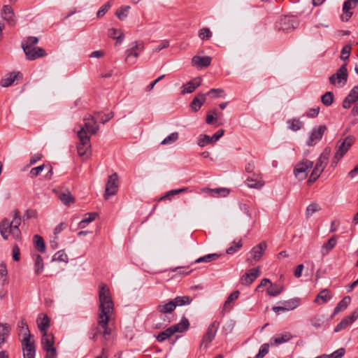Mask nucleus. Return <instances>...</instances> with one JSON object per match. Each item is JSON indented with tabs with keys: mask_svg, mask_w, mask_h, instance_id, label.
<instances>
[{
	"mask_svg": "<svg viewBox=\"0 0 358 358\" xmlns=\"http://www.w3.org/2000/svg\"><path fill=\"white\" fill-rule=\"evenodd\" d=\"M99 325L104 329L103 337L106 339L107 336L110 334V329L108 327V322L110 314L113 310V302L110 296V290L105 284L99 286Z\"/></svg>",
	"mask_w": 358,
	"mask_h": 358,
	"instance_id": "f257e3e1",
	"label": "nucleus"
},
{
	"mask_svg": "<svg viewBox=\"0 0 358 358\" xmlns=\"http://www.w3.org/2000/svg\"><path fill=\"white\" fill-rule=\"evenodd\" d=\"M189 327V322L188 320L185 317H183L179 323L173 324L166 330L160 332L156 336V338L157 341L162 343L166 339L171 338L176 333H183L186 331Z\"/></svg>",
	"mask_w": 358,
	"mask_h": 358,
	"instance_id": "f03ea898",
	"label": "nucleus"
},
{
	"mask_svg": "<svg viewBox=\"0 0 358 358\" xmlns=\"http://www.w3.org/2000/svg\"><path fill=\"white\" fill-rule=\"evenodd\" d=\"M331 150L326 148L317 159L315 165L308 179L309 182H315L327 166L330 156Z\"/></svg>",
	"mask_w": 358,
	"mask_h": 358,
	"instance_id": "7ed1b4c3",
	"label": "nucleus"
},
{
	"mask_svg": "<svg viewBox=\"0 0 358 358\" xmlns=\"http://www.w3.org/2000/svg\"><path fill=\"white\" fill-rule=\"evenodd\" d=\"M79 142L77 145V151L80 157L87 156L91 152L90 136L83 129H80L77 132Z\"/></svg>",
	"mask_w": 358,
	"mask_h": 358,
	"instance_id": "20e7f679",
	"label": "nucleus"
},
{
	"mask_svg": "<svg viewBox=\"0 0 358 358\" xmlns=\"http://www.w3.org/2000/svg\"><path fill=\"white\" fill-rule=\"evenodd\" d=\"M144 50V43L142 41H134L130 44V48L126 50L125 62L132 65L136 62L140 53Z\"/></svg>",
	"mask_w": 358,
	"mask_h": 358,
	"instance_id": "39448f33",
	"label": "nucleus"
},
{
	"mask_svg": "<svg viewBox=\"0 0 358 358\" xmlns=\"http://www.w3.org/2000/svg\"><path fill=\"white\" fill-rule=\"evenodd\" d=\"M313 166V162L306 158H303L299 162L294 169V174L295 177L300 180H304L308 176V173Z\"/></svg>",
	"mask_w": 358,
	"mask_h": 358,
	"instance_id": "423d86ee",
	"label": "nucleus"
},
{
	"mask_svg": "<svg viewBox=\"0 0 358 358\" xmlns=\"http://www.w3.org/2000/svg\"><path fill=\"white\" fill-rule=\"evenodd\" d=\"M84 125L80 126V129H83L90 136L95 135L99 130V125L96 119L92 115H87L83 118Z\"/></svg>",
	"mask_w": 358,
	"mask_h": 358,
	"instance_id": "0eeeda50",
	"label": "nucleus"
},
{
	"mask_svg": "<svg viewBox=\"0 0 358 358\" xmlns=\"http://www.w3.org/2000/svg\"><path fill=\"white\" fill-rule=\"evenodd\" d=\"M117 180L118 176L116 173H113L108 177L104 194L105 199H108L110 196L117 193L118 189Z\"/></svg>",
	"mask_w": 358,
	"mask_h": 358,
	"instance_id": "6e6552de",
	"label": "nucleus"
},
{
	"mask_svg": "<svg viewBox=\"0 0 358 358\" xmlns=\"http://www.w3.org/2000/svg\"><path fill=\"white\" fill-rule=\"evenodd\" d=\"M299 24V20L296 17L284 16L279 21L278 29L288 32L295 29Z\"/></svg>",
	"mask_w": 358,
	"mask_h": 358,
	"instance_id": "1a4fd4ad",
	"label": "nucleus"
},
{
	"mask_svg": "<svg viewBox=\"0 0 358 358\" xmlns=\"http://www.w3.org/2000/svg\"><path fill=\"white\" fill-rule=\"evenodd\" d=\"M220 326V323L217 321L213 322L208 327L206 332L203 336L201 347L205 345V348L208 347V345L215 338L217 331Z\"/></svg>",
	"mask_w": 358,
	"mask_h": 358,
	"instance_id": "9d476101",
	"label": "nucleus"
},
{
	"mask_svg": "<svg viewBox=\"0 0 358 358\" xmlns=\"http://www.w3.org/2000/svg\"><path fill=\"white\" fill-rule=\"evenodd\" d=\"M326 130L327 127L324 125H320L317 127H314L312 129L310 136L306 143L307 145L308 146H313L315 145L317 142L321 140Z\"/></svg>",
	"mask_w": 358,
	"mask_h": 358,
	"instance_id": "9b49d317",
	"label": "nucleus"
},
{
	"mask_svg": "<svg viewBox=\"0 0 358 358\" xmlns=\"http://www.w3.org/2000/svg\"><path fill=\"white\" fill-rule=\"evenodd\" d=\"M266 248L267 245L266 242H262L257 245L255 246L250 251L251 257H248L247 261L250 264H252L253 262L259 261L264 254V252L266 250Z\"/></svg>",
	"mask_w": 358,
	"mask_h": 358,
	"instance_id": "f8f14e48",
	"label": "nucleus"
},
{
	"mask_svg": "<svg viewBox=\"0 0 358 358\" xmlns=\"http://www.w3.org/2000/svg\"><path fill=\"white\" fill-rule=\"evenodd\" d=\"M24 358H35V343L32 338L22 340Z\"/></svg>",
	"mask_w": 358,
	"mask_h": 358,
	"instance_id": "ddd939ff",
	"label": "nucleus"
},
{
	"mask_svg": "<svg viewBox=\"0 0 358 358\" xmlns=\"http://www.w3.org/2000/svg\"><path fill=\"white\" fill-rule=\"evenodd\" d=\"M348 79V70L346 68V64L342 65L336 71V73L332 75L329 78V82L332 85H336V83H340L342 80L345 83Z\"/></svg>",
	"mask_w": 358,
	"mask_h": 358,
	"instance_id": "4468645a",
	"label": "nucleus"
},
{
	"mask_svg": "<svg viewBox=\"0 0 358 358\" xmlns=\"http://www.w3.org/2000/svg\"><path fill=\"white\" fill-rule=\"evenodd\" d=\"M260 275L259 267L250 269L241 278L242 285H249Z\"/></svg>",
	"mask_w": 358,
	"mask_h": 358,
	"instance_id": "2eb2a0df",
	"label": "nucleus"
},
{
	"mask_svg": "<svg viewBox=\"0 0 358 358\" xmlns=\"http://www.w3.org/2000/svg\"><path fill=\"white\" fill-rule=\"evenodd\" d=\"M353 143L354 139L352 137H347L342 141H339L335 154H336L338 157H343L352 146Z\"/></svg>",
	"mask_w": 358,
	"mask_h": 358,
	"instance_id": "dca6fc26",
	"label": "nucleus"
},
{
	"mask_svg": "<svg viewBox=\"0 0 358 358\" xmlns=\"http://www.w3.org/2000/svg\"><path fill=\"white\" fill-rule=\"evenodd\" d=\"M21 223V217L20 215V212L18 210H15L14 213V217L13 221L10 222L11 229H12V235L14 238L16 240L20 239L21 232L19 229V226Z\"/></svg>",
	"mask_w": 358,
	"mask_h": 358,
	"instance_id": "f3484780",
	"label": "nucleus"
},
{
	"mask_svg": "<svg viewBox=\"0 0 358 358\" xmlns=\"http://www.w3.org/2000/svg\"><path fill=\"white\" fill-rule=\"evenodd\" d=\"M27 51L24 52L26 58L28 60H35L39 57H43L46 56L45 50L40 47L38 48H32L30 49H26Z\"/></svg>",
	"mask_w": 358,
	"mask_h": 358,
	"instance_id": "a211bd4d",
	"label": "nucleus"
},
{
	"mask_svg": "<svg viewBox=\"0 0 358 358\" xmlns=\"http://www.w3.org/2000/svg\"><path fill=\"white\" fill-rule=\"evenodd\" d=\"M211 57L209 56H197L195 55L192 59V64L197 68H206L210 65Z\"/></svg>",
	"mask_w": 358,
	"mask_h": 358,
	"instance_id": "6ab92c4d",
	"label": "nucleus"
},
{
	"mask_svg": "<svg viewBox=\"0 0 358 358\" xmlns=\"http://www.w3.org/2000/svg\"><path fill=\"white\" fill-rule=\"evenodd\" d=\"M292 338V335L289 332H284L272 337L270 340L271 345H278L282 343L288 342Z\"/></svg>",
	"mask_w": 358,
	"mask_h": 358,
	"instance_id": "aec40b11",
	"label": "nucleus"
},
{
	"mask_svg": "<svg viewBox=\"0 0 358 358\" xmlns=\"http://www.w3.org/2000/svg\"><path fill=\"white\" fill-rule=\"evenodd\" d=\"M201 84V78H195L182 86V94L192 93Z\"/></svg>",
	"mask_w": 358,
	"mask_h": 358,
	"instance_id": "412c9836",
	"label": "nucleus"
},
{
	"mask_svg": "<svg viewBox=\"0 0 358 358\" xmlns=\"http://www.w3.org/2000/svg\"><path fill=\"white\" fill-rule=\"evenodd\" d=\"M18 77L22 78V74L20 72H12L7 74L5 77L1 78L0 85L3 87L10 86Z\"/></svg>",
	"mask_w": 358,
	"mask_h": 358,
	"instance_id": "4be33fe9",
	"label": "nucleus"
},
{
	"mask_svg": "<svg viewBox=\"0 0 358 358\" xmlns=\"http://www.w3.org/2000/svg\"><path fill=\"white\" fill-rule=\"evenodd\" d=\"M38 328L40 331L46 332L50 327V320L46 314H42L36 320Z\"/></svg>",
	"mask_w": 358,
	"mask_h": 358,
	"instance_id": "5701e85b",
	"label": "nucleus"
},
{
	"mask_svg": "<svg viewBox=\"0 0 358 358\" xmlns=\"http://www.w3.org/2000/svg\"><path fill=\"white\" fill-rule=\"evenodd\" d=\"M19 334L23 336L22 340L32 338V336L30 334L28 324L24 319H21L18 323Z\"/></svg>",
	"mask_w": 358,
	"mask_h": 358,
	"instance_id": "b1692460",
	"label": "nucleus"
},
{
	"mask_svg": "<svg viewBox=\"0 0 358 358\" xmlns=\"http://www.w3.org/2000/svg\"><path fill=\"white\" fill-rule=\"evenodd\" d=\"M206 94L200 93L193 99L190 104V107L193 111L196 112L201 108L206 101Z\"/></svg>",
	"mask_w": 358,
	"mask_h": 358,
	"instance_id": "393cba45",
	"label": "nucleus"
},
{
	"mask_svg": "<svg viewBox=\"0 0 358 358\" xmlns=\"http://www.w3.org/2000/svg\"><path fill=\"white\" fill-rule=\"evenodd\" d=\"M10 224H10V221L7 219H4L0 223V233L5 240L8 238L9 234L12 235Z\"/></svg>",
	"mask_w": 358,
	"mask_h": 358,
	"instance_id": "a878e982",
	"label": "nucleus"
},
{
	"mask_svg": "<svg viewBox=\"0 0 358 358\" xmlns=\"http://www.w3.org/2000/svg\"><path fill=\"white\" fill-rule=\"evenodd\" d=\"M239 291L236 290L233 292L227 299L225 301L223 308H222V313L229 312L232 308L231 303L236 300L238 298L239 296Z\"/></svg>",
	"mask_w": 358,
	"mask_h": 358,
	"instance_id": "bb28decb",
	"label": "nucleus"
},
{
	"mask_svg": "<svg viewBox=\"0 0 358 358\" xmlns=\"http://www.w3.org/2000/svg\"><path fill=\"white\" fill-rule=\"evenodd\" d=\"M2 17L9 24H15L14 13L10 6L6 5L3 7Z\"/></svg>",
	"mask_w": 358,
	"mask_h": 358,
	"instance_id": "cd10ccee",
	"label": "nucleus"
},
{
	"mask_svg": "<svg viewBox=\"0 0 358 358\" xmlns=\"http://www.w3.org/2000/svg\"><path fill=\"white\" fill-rule=\"evenodd\" d=\"M41 344L43 349L54 348V336L52 334L42 332Z\"/></svg>",
	"mask_w": 358,
	"mask_h": 358,
	"instance_id": "c85d7f7f",
	"label": "nucleus"
},
{
	"mask_svg": "<svg viewBox=\"0 0 358 358\" xmlns=\"http://www.w3.org/2000/svg\"><path fill=\"white\" fill-rule=\"evenodd\" d=\"M176 308V305L174 304L173 300H171L166 303L159 304L157 306V310L162 314H167L171 313Z\"/></svg>",
	"mask_w": 358,
	"mask_h": 358,
	"instance_id": "c756f323",
	"label": "nucleus"
},
{
	"mask_svg": "<svg viewBox=\"0 0 358 358\" xmlns=\"http://www.w3.org/2000/svg\"><path fill=\"white\" fill-rule=\"evenodd\" d=\"M10 333V327L8 324L0 323V348Z\"/></svg>",
	"mask_w": 358,
	"mask_h": 358,
	"instance_id": "7c9ffc66",
	"label": "nucleus"
},
{
	"mask_svg": "<svg viewBox=\"0 0 358 358\" xmlns=\"http://www.w3.org/2000/svg\"><path fill=\"white\" fill-rule=\"evenodd\" d=\"M38 43V38L35 36H28L24 38L22 41V48L24 52L27 51L26 49L34 48V46Z\"/></svg>",
	"mask_w": 358,
	"mask_h": 358,
	"instance_id": "2f4dec72",
	"label": "nucleus"
},
{
	"mask_svg": "<svg viewBox=\"0 0 358 358\" xmlns=\"http://www.w3.org/2000/svg\"><path fill=\"white\" fill-rule=\"evenodd\" d=\"M202 192H208L212 196L218 197L220 196H226L229 194V192L226 188H215V189H210V188H203L202 189Z\"/></svg>",
	"mask_w": 358,
	"mask_h": 358,
	"instance_id": "473e14b6",
	"label": "nucleus"
},
{
	"mask_svg": "<svg viewBox=\"0 0 358 358\" xmlns=\"http://www.w3.org/2000/svg\"><path fill=\"white\" fill-rule=\"evenodd\" d=\"M61 201L66 206H70L75 202V199L69 190L61 192L59 194Z\"/></svg>",
	"mask_w": 358,
	"mask_h": 358,
	"instance_id": "72a5a7b5",
	"label": "nucleus"
},
{
	"mask_svg": "<svg viewBox=\"0 0 358 358\" xmlns=\"http://www.w3.org/2000/svg\"><path fill=\"white\" fill-rule=\"evenodd\" d=\"M350 297L347 296H345L341 301H340L334 310L333 315H335L339 312L345 310L350 303Z\"/></svg>",
	"mask_w": 358,
	"mask_h": 358,
	"instance_id": "f704fd0d",
	"label": "nucleus"
},
{
	"mask_svg": "<svg viewBox=\"0 0 358 358\" xmlns=\"http://www.w3.org/2000/svg\"><path fill=\"white\" fill-rule=\"evenodd\" d=\"M337 239L333 236L330 238L327 243H324L322 247V255L328 254L336 245Z\"/></svg>",
	"mask_w": 358,
	"mask_h": 358,
	"instance_id": "c9c22d12",
	"label": "nucleus"
},
{
	"mask_svg": "<svg viewBox=\"0 0 358 358\" xmlns=\"http://www.w3.org/2000/svg\"><path fill=\"white\" fill-rule=\"evenodd\" d=\"M352 8V3L349 0L344 2L343 6V12L344 14L341 16V20L343 21L347 22L351 17L352 13L350 12V10Z\"/></svg>",
	"mask_w": 358,
	"mask_h": 358,
	"instance_id": "e433bc0d",
	"label": "nucleus"
},
{
	"mask_svg": "<svg viewBox=\"0 0 358 358\" xmlns=\"http://www.w3.org/2000/svg\"><path fill=\"white\" fill-rule=\"evenodd\" d=\"M188 191H189L188 187H183V188L177 189H171V190L167 192L164 196H161L158 199V201H161L164 199L171 200L172 196L179 194L180 193L187 192Z\"/></svg>",
	"mask_w": 358,
	"mask_h": 358,
	"instance_id": "4c0bfd02",
	"label": "nucleus"
},
{
	"mask_svg": "<svg viewBox=\"0 0 358 358\" xmlns=\"http://www.w3.org/2000/svg\"><path fill=\"white\" fill-rule=\"evenodd\" d=\"M245 184L250 188L261 189L265 185V182L261 178H248L245 180Z\"/></svg>",
	"mask_w": 358,
	"mask_h": 358,
	"instance_id": "58836bf2",
	"label": "nucleus"
},
{
	"mask_svg": "<svg viewBox=\"0 0 358 358\" xmlns=\"http://www.w3.org/2000/svg\"><path fill=\"white\" fill-rule=\"evenodd\" d=\"M172 300L176 305V308L177 306L189 305L192 301V299L188 296H178Z\"/></svg>",
	"mask_w": 358,
	"mask_h": 358,
	"instance_id": "ea45409f",
	"label": "nucleus"
},
{
	"mask_svg": "<svg viewBox=\"0 0 358 358\" xmlns=\"http://www.w3.org/2000/svg\"><path fill=\"white\" fill-rule=\"evenodd\" d=\"M44 268L43 258L40 255H36L34 257V271L36 275L42 273Z\"/></svg>",
	"mask_w": 358,
	"mask_h": 358,
	"instance_id": "a19ab883",
	"label": "nucleus"
},
{
	"mask_svg": "<svg viewBox=\"0 0 358 358\" xmlns=\"http://www.w3.org/2000/svg\"><path fill=\"white\" fill-rule=\"evenodd\" d=\"M353 323L352 320L349 317V316H347L344 317L335 327L334 332H339L345 329H346L348 327H349L350 324Z\"/></svg>",
	"mask_w": 358,
	"mask_h": 358,
	"instance_id": "79ce46f5",
	"label": "nucleus"
},
{
	"mask_svg": "<svg viewBox=\"0 0 358 358\" xmlns=\"http://www.w3.org/2000/svg\"><path fill=\"white\" fill-rule=\"evenodd\" d=\"M300 302V299L294 298L282 302V304L285 305L287 311H289L296 308L299 306Z\"/></svg>",
	"mask_w": 358,
	"mask_h": 358,
	"instance_id": "37998d69",
	"label": "nucleus"
},
{
	"mask_svg": "<svg viewBox=\"0 0 358 358\" xmlns=\"http://www.w3.org/2000/svg\"><path fill=\"white\" fill-rule=\"evenodd\" d=\"M85 216L86 217L83 220H81L78 224V227L80 229L85 228L90 222L94 221L96 217L97 216V213H90L86 214Z\"/></svg>",
	"mask_w": 358,
	"mask_h": 358,
	"instance_id": "c03bdc74",
	"label": "nucleus"
},
{
	"mask_svg": "<svg viewBox=\"0 0 358 358\" xmlns=\"http://www.w3.org/2000/svg\"><path fill=\"white\" fill-rule=\"evenodd\" d=\"M34 242L36 249L40 252L45 251V245L43 238L39 235H34Z\"/></svg>",
	"mask_w": 358,
	"mask_h": 358,
	"instance_id": "a18cd8bd",
	"label": "nucleus"
},
{
	"mask_svg": "<svg viewBox=\"0 0 358 358\" xmlns=\"http://www.w3.org/2000/svg\"><path fill=\"white\" fill-rule=\"evenodd\" d=\"M288 128L294 131L299 130L302 126L303 122L297 118H293L287 121Z\"/></svg>",
	"mask_w": 358,
	"mask_h": 358,
	"instance_id": "49530a36",
	"label": "nucleus"
},
{
	"mask_svg": "<svg viewBox=\"0 0 358 358\" xmlns=\"http://www.w3.org/2000/svg\"><path fill=\"white\" fill-rule=\"evenodd\" d=\"M108 35L109 37L116 39L117 41L121 42L123 39V33L120 29L111 28L108 29Z\"/></svg>",
	"mask_w": 358,
	"mask_h": 358,
	"instance_id": "de8ad7c7",
	"label": "nucleus"
},
{
	"mask_svg": "<svg viewBox=\"0 0 358 358\" xmlns=\"http://www.w3.org/2000/svg\"><path fill=\"white\" fill-rule=\"evenodd\" d=\"M282 290V286L271 284L270 287L267 289V293L271 296H276L280 294Z\"/></svg>",
	"mask_w": 358,
	"mask_h": 358,
	"instance_id": "09e8293b",
	"label": "nucleus"
},
{
	"mask_svg": "<svg viewBox=\"0 0 358 358\" xmlns=\"http://www.w3.org/2000/svg\"><path fill=\"white\" fill-rule=\"evenodd\" d=\"M331 298V296L330 295L329 290L324 289L322 290L315 298L314 302H317L319 299H321L322 301V303L327 302Z\"/></svg>",
	"mask_w": 358,
	"mask_h": 358,
	"instance_id": "8fccbe9b",
	"label": "nucleus"
},
{
	"mask_svg": "<svg viewBox=\"0 0 358 358\" xmlns=\"http://www.w3.org/2000/svg\"><path fill=\"white\" fill-rule=\"evenodd\" d=\"M103 331H104V329L102 328L99 324L96 327H93L91 329V331L90 333V339H92L94 341H96L97 337L99 334H102L103 336Z\"/></svg>",
	"mask_w": 358,
	"mask_h": 358,
	"instance_id": "3c124183",
	"label": "nucleus"
},
{
	"mask_svg": "<svg viewBox=\"0 0 358 358\" xmlns=\"http://www.w3.org/2000/svg\"><path fill=\"white\" fill-rule=\"evenodd\" d=\"M321 210L320 206L315 203H312L308 206L306 210V216L307 218L310 217L313 213Z\"/></svg>",
	"mask_w": 358,
	"mask_h": 358,
	"instance_id": "603ef678",
	"label": "nucleus"
},
{
	"mask_svg": "<svg viewBox=\"0 0 358 358\" xmlns=\"http://www.w3.org/2000/svg\"><path fill=\"white\" fill-rule=\"evenodd\" d=\"M52 261L67 263L69 257L64 250H59L54 255Z\"/></svg>",
	"mask_w": 358,
	"mask_h": 358,
	"instance_id": "864d4df0",
	"label": "nucleus"
},
{
	"mask_svg": "<svg viewBox=\"0 0 358 358\" xmlns=\"http://www.w3.org/2000/svg\"><path fill=\"white\" fill-rule=\"evenodd\" d=\"M220 256V255L217 253L208 254L207 255H205L203 257H201L197 259L195 261V262L196 263L210 262L216 260Z\"/></svg>",
	"mask_w": 358,
	"mask_h": 358,
	"instance_id": "5fc2aeb1",
	"label": "nucleus"
},
{
	"mask_svg": "<svg viewBox=\"0 0 358 358\" xmlns=\"http://www.w3.org/2000/svg\"><path fill=\"white\" fill-rule=\"evenodd\" d=\"M321 101L324 105L331 106L334 102V94L331 92H327L322 96Z\"/></svg>",
	"mask_w": 358,
	"mask_h": 358,
	"instance_id": "6e6d98bb",
	"label": "nucleus"
},
{
	"mask_svg": "<svg viewBox=\"0 0 358 358\" xmlns=\"http://www.w3.org/2000/svg\"><path fill=\"white\" fill-rule=\"evenodd\" d=\"M213 143L214 142L213 141L211 136L203 134L199 136L197 144L200 147H204L208 144H211Z\"/></svg>",
	"mask_w": 358,
	"mask_h": 358,
	"instance_id": "4d7b16f0",
	"label": "nucleus"
},
{
	"mask_svg": "<svg viewBox=\"0 0 358 358\" xmlns=\"http://www.w3.org/2000/svg\"><path fill=\"white\" fill-rule=\"evenodd\" d=\"M179 134L178 132H173L166 137L161 143L162 145H170L176 142L178 139Z\"/></svg>",
	"mask_w": 358,
	"mask_h": 358,
	"instance_id": "13d9d810",
	"label": "nucleus"
},
{
	"mask_svg": "<svg viewBox=\"0 0 358 358\" xmlns=\"http://www.w3.org/2000/svg\"><path fill=\"white\" fill-rule=\"evenodd\" d=\"M129 9V6L121 7L116 11L115 15L120 20H123L127 17Z\"/></svg>",
	"mask_w": 358,
	"mask_h": 358,
	"instance_id": "bf43d9fd",
	"label": "nucleus"
},
{
	"mask_svg": "<svg viewBox=\"0 0 358 358\" xmlns=\"http://www.w3.org/2000/svg\"><path fill=\"white\" fill-rule=\"evenodd\" d=\"M212 36V32L207 27L202 28L199 31V37L204 41L208 40Z\"/></svg>",
	"mask_w": 358,
	"mask_h": 358,
	"instance_id": "052dcab7",
	"label": "nucleus"
},
{
	"mask_svg": "<svg viewBox=\"0 0 358 358\" xmlns=\"http://www.w3.org/2000/svg\"><path fill=\"white\" fill-rule=\"evenodd\" d=\"M243 244H242V241L241 240H240L238 242H235L234 241L232 243V245L230 246L227 250V253L228 255H233L234 254L238 249H240L241 247H242Z\"/></svg>",
	"mask_w": 358,
	"mask_h": 358,
	"instance_id": "680f3d73",
	"label": "nucleus"
},
{
	"mask_svg": "<svg viewBox=\"0 0 358 358\" xmlns=\"http://www.w3.org/2000/svg\"><path fill=\"white\" fill-rule=\"evenodd\" d=\"M351 52V46L349 45H345L341 50V59L346 61L349 59Z\"/></svg>",
	"mask_w": 358,
	"mask_h": 358,
	"instance_id": "e2e57ef3",
	"label": "nucleus"
},
{
	"mask_svg": "<svg viewBox=\"0 0 358 358\" xmlns=\"http://www.w3.org/2000/svg\"><path fill=\"white\" fill-rule=\"evenodd\" d=\"M269 350V344L268 343H264L259 350L257 355L254 358H263L268 352Z\"/></svg>",
	"mask_w": 358,
	"mask_h": 358,
	"instance_id": "0e129e2a",
	"label": "nucleus"
},
{
	"mask_svg": "<svg viewBox=\"0 0 358 358\" xmlns=\"http://www.w3.org/2000/svg\"><path fill=\"white\" fill-rule=\"evenodd\" d=\"M110 7H111L110 1H108L106 3H105L98 10V12L96 13L97 17H103L106 13V12L110 9Z\"/></svg>",
	"mask_w": 358,
	"mask_h": 358,
	"instance_id": "69168bd1",
	"label": "nucleus"
},
{
	"mask_svg": "<svg viewBox=\"0 0 358 358\" xmlns=\"http://www.w3.org/2000/svg\"><path fill=\"white\" fill-rule=\"evenodd\" d=\"M7 273H7V268H6V264L4 263L0 264V277L3 278V280H2L3 285L7 283V279H6Z\"/></svg>",
	"mask_w": 358,
	"mask_h": 358,
	"instance_id": "338daca9",
	"label": "nucleus"
},
{
	"mask_svg": "<svg viewBox=\"0 0 358 358\" xmlns=\"http://www.w3.org/2000/svg\"><path fill=\"white\" fill-rule=\"evenodd\" d=\"M351 101H356L358 99V85L355 86L347 96Z\"/></svg>",
	"mask_w": 358,
	"mask_h": 358,
	"instance_id": "774afa93",
	"label": "nucleus"
}]
</instances>
